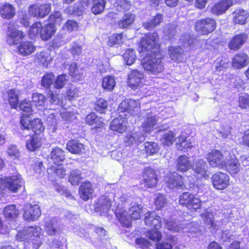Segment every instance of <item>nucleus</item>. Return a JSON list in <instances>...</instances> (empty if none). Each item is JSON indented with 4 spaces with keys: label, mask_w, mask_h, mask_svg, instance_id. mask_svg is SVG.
<instances>
[{
    "label": "nucleus",
    "mask_w": 249,
    "mask_h": 249,
    "mask_svg": "<svg viewBox=\"0 0 249 249\" xmlns=\"http://www.w3.org/2000/svg\"><path fill=\"white\" fill-rule=\"evenodd\" d=\"M48 20L49 24H53L55 26L60 25L63 20L62 15L60 11H54L49 16Z\"/></svg>",
    "instance_id": "58"
},
{
    "label": "nucleus",
    "mask_w": 249,
    "mask_h": 249,
    "mask_svg": "<svg viewBox=\"0 0 249 249\" xmlns=\"http://www.w3.org/2000/svg\"><path fill=\"white\" fill-rule=\"evenodd\" d=\"M135 15L130 13H125L122 19L118 21V27L123 29H127L134 22Z\"/></svg>",
    "instance_id": "38"
},
{
    "label": "nucleus",
    "mask_w": 249,
    "mask_h": 249,
    "mask_svg": "<svg viewBox=\"0 0 249 249\" xmlns=\"http://www.w3.org/2000/svg\"><path fill=\"white\" fill-rule=\"evenodd\" d=\"M90 4V0H78L72 6L68 8L69 12L76 16H81L85 10L88 9Z\"/></svg>",
    "instance_id": "22"
},
{
    "label": "nucleus",
    "mask_w": 249,
    "mask_h": 249,
    "mask_svg": "<svg viewBox=\"0 0 249 249\" xmlns=\"http://www.w3.org/2000/svg\"><path fill=\"white\" fill-rule=\"evenodd\" d=\"M216 20L211 17H207L197 19L194 25L196 32L200 36H208L213 33L216 29Z\"/></svg>",
    "instance_id": "5"
},
{
    "label": "nucleus",
    "mask_w": 249,
    "mask_h": 249,
    "mask_svg": "<svg viewBox=\"0 0 249 249\" xmlns=\"http://www.w3.org/2000/svg\"><path fill=\"white\" fill-rule=\"evenodd\" d=\"M41 236V229L36 226V230L29 239V243H31L33 249H38L42 244Z\"/></svg>",
    "instance_id": "40"
},
{
    "label": "nucleus",
    "mask_w": 249,
    "mask_h": 249,
    "mask_svg": "<svg viewBox=\"0 0 249 249\" xmlns=\"http://www.w3.org/2000/svg\"><path fill=\"white\" fill-rule=\"evenodd\" d=\"M25 36L26 35L23 31L8 27L6 41L9 46H17L24 39Z\"/></svg>",
    "instance_id": "13"
},
{
    "label": "nucleus",
    "mask_w": 249,
    "mask_h": 249,
    "mask_svg": "<svg viewBox=\"0 0 249 249\" xmlns=\"http://www.w3.org/2000/svg\"><path fill=\"white\" fill-rule=\"evenodd\" d=\"M147 237L150 240L158 242L161 239L162 234L158 230L151 229L147 231Z\"/></svg>",
    "instance_id": "63"
},
{
    "label": "nucleus",
    "mask_w": 249,
    "mask_h": 249,
    "mask_svg": "<svg viewBox=\"0 0 249 249\" xmlns=\"http://www.w3.org/2000/svg\"><path fill=\"white\" fill-rule=\"evenodd\" d=\"M51 9V4L50 3H34L28 7V13L33 17L43 18L49 14Z\"/></svg>",
    "instance_id": "9"
},
{
    "label": "nucleus",
    "mask_w": 249,
    "mask_h": 249,
    "mask_svg": "<svg viewBox=\"0 0 249 249\" xmlns=\"http://www.w3.org/2000/svg\"><path fill=\"white\" fill-rule=\"evenodd\" d=\"M92 2L91 10L93 14L99 15L104 11L106 4V0H92Z\"/></svg>",
    "instance_id": "51"
},
{
    "label": "nucleus",
    "mask_w": 249,
    "mask_h": 249,
    "mask_svg": "<svg viewBox=\"0 0 249 249\" xmlns=\"http://www.w3.org/2000/svg\"><path fill=\"white\" fill-rule=\"evenodd\" d=\"M96 205V208L100 211H108L112 207V201L107 196H103L98 200Z\"/></svg>",
    "instance_id": "49"
},
{
    "label": "nucleus",
    "mask_w": 249,
    "mask_h": 249,
    "mask_svg": "<svg viewBox=\"0 0 249 249\" xmlns=\"http://www.w3.org/2000/svg\"><path fill=\"white\" fill-rule=\"evenodd\" d=\"M38 63L43 67H47L52 60L49 53L47 52H40L36 55Z\"/></svg>",
    "instance_id": "50"
},
{
    "label": "nucleus",
    "mask_w": 249,
    "mask_h": 249,
    "mask_svg": "<svg viewBox=\"0 0 249 249\" xmlns=\"http://www.w3.org/2000/svg\"><path fill=\"white\" fill-rule=\"evenodd\" d=\"M154 205L157 210H161L167 204V200L164 196L159 194L154 200Z\"/></svg>",
    "instance_id": "61"
},
{
    "label": "nucleus",
    "mask_w": 249,
    "mask_h": 249,
    "mask_svg": "<svg viewBox=\"0 0 249 249\" xmlns=\"http://www.w3.org/2000/svg\"><path fill=\"white\" fill-rule=\"evenodd\" d=\"M159 147L158 144L153 142H146L144 143V150L148 156L153 155L158 152Z\"/></svg>",
    "instance_id": "56"
},
{
    "label": "nucleus",
    "mask_w": 249,
    "mask_h": 249,
    "mask_svg": "<svg viewBox=\"0 0 249 249\" xmlns=\"http://www.w3.org/2000/svg\"><path fill=\"white\" fill-rule=\"evenodd\" d=\"M69 74L73 78L80 79L81 77V74L79 72L78 67L75 62L71 63L69 67Z\"/></svg>",
    "instance_id": "62"
},
{
    "label": "nucleus",
    "mask_w": 249,
    "mask_h": 249,
    "mask_svg": "<svg viewBox=\"0 0 249 249\" xmlns=\"http://www.w3.org/2000/svg\"><path fill=\"white\" fill-rule=\"evenodd\" d=\"M56 31V27L53 24L48 23L43 25L41 21H37L30 27L28 34L32 39L39 36L42 40L48 41L54 35Z\"/></svg>",
    "instance_id": "2"
},
{
    "label": "nucleus",
    "mask_w": 249,
    "mask_h": 249,
    "mask_svg": "<svg viewBox=\"0 0 249 249\" xmlns=\"http://www.w3.org/2000/svg\"><path fill=\"white\" fill-rule=\"evenodd\" d=\"M145 224L151 229L159 230L161 228L162 222L161 218L154 212H148L144 217Z\"/></svg>",
    "instance_id": "21"
},
{
    "label": "nucleus",
    "mask_w": 249,
    "mask_h": 249,
    "mask_svg": "<svg viewBox=\"0 0 249 249\" xmlns=\"http://www.w3.org/2000/svg\"><path fill=\"white\" fill-rule=\"evenodd\" d=\"M143 207L141 204L135 203L132 205L128 210L129 215L132 221L140 219Z\"/></svg>",
    "instance_id": "47"
},
{
    "label": "nucleus",
    "mask_w": 249,
    "mask_h": 249,
    "mask_svg": "<svg viewBox=\"0 0 249 249\" xmlns=\"http://www.w3.org/2000/svg\"><path fill=\"white\" fill-rule=\"evenodd\" d=\"M47 98L42 93H34L32 95V102L39 110L45 108Z\"/></svg>",
    "instance_id": "44"
},
{
    "label": "nucleus",
    "mask_w": 249,
    "mask_h": 249,
    "mask_svg": "<svg viewBox=\"0 0 249 249\" xmlns=\"http://www.w3.org/2000/svg\"><path fill=\"white\" fill-rule=\"evenodd\" d=\"M85 123L89 125H93V129L97 130L103 128L105 123L102 117L98 116L94 112H91L87 115L85 117Z\"/></svg>",
    "instance_id": "28"
},
{
    "label": "nucleus",
    "mask_w": 249,
    "mask_h": 249,
    "mask_svg": "<svg viewBox=\"0 0 249 249\" xmlns=\"http://www.w3.org/2000/svg\"><path fill=\"white\" fill-rule=\"evenodd\" d=\"M16 14V8L9 2H5L0 5V16L3 19L11 20Z\"/></svg>",
    "instance_id": "25"
},
{
    "label": "nucleus",
    "mask_w": 249,
    "mask_h": 249,
    "mask_svg": "<svg viewBox=\"0 0 249 249\" xmlns=\"http://www.w3.org/2000/svg\"><path fill=\"white\" fill-rule=\"evenodd\" d=\"M233 4V0H219L211 7L210 12L213 15L220 16L225 14Z\"/></svg>",
    "instance_id": "16"
},
{
    "label": "nucleus",
    "mask_w": 249,
    "mask_h": 249,
    "mask_svg": "<svg viewBox=\"0 0 249 249\" xmlns=\"http://www.w3.org/2000/svg\"><path fill=\"white\" fill-rule=\"evenodd\" d=\"M132 5L131 1L129 0H116L113 7L118 12H126L132 7Z\"/></svg>",
    "instance_id": "45"
},
{
    "label": "nucleus",
    "mask_w": 249,
    "mask_h": 249,
    "mask_svg": "<svg viewBox=\"0 0 249 249\" xmlns=\"http://www.w3.org/2000/svg\"><path fill=\"white\" fill-rule=\"evenodd\" d=\"M94 189L89 181H85L81 184L78 189L80 197L84 201H87L92 197Z\"/></svg>",
    "instance_id": "23"
},
{
    "label": "nucleus",
    "mask_w": 249,
    "mask_h": 249,
    "mask_svg": "<svg viewBox=\"0 0 249 249\" xmlns=\"http://www.w3.org/2000/svg\"><path fill=\"white\" fill-rule=\"evenodd\" d=\"M124 117H123L121 115H119L112 120L109 125L111 130L120 133H123L126 131L128 121L126 118L127 115L124 114Z\"/></svg>",
    "instance_id": "15"
},
{
    "label": "nucleus",
    "mask_w": 249,
    "mask_h": 249,
    "mask_svg": "<svg viewBox=\"0 0 249 249\" xmlns=\"http://www.w3.org/2000/svg\"><path fill=\"white\" fill-rule=\"evenodd\" d=\"M248 35L245 33H241L233 36L228 43V48L234 51L239 50L247 42Z\"/></svg>",
    "instance_id": "17"
},
{
    "label": "nucleus",
    "mask_w": 249,
    "mask_h": 249,
    "mask_svg": "<svg viewBox=\"0 0 249 249\" xmlns=\"http://www.w3.org/2000/svg\"><path fill=\"white\" fill-rule=\"evenodd\" d=\"M22 185L20 175H12L0 178V196L5 193L6 189L12 193H16L21 188Z\"/></svg>",
    "instance_id": "6"
},
{
    "label": "nucleus",
    "mask_w": 249,
    "mask_h": 249,
    "mask_svg": "<svg viewBox=\"0 0 249 249\" xmlns=\"http://www.w3.org/2000/svg\"><path fill=\"white\" fill-rule=\"evenodd\" d=\"M44 231L48 236H56L60 234L63 229L58 221L53 219L46 221L44 225Z\"/></svg>",
    "instance_id": "20"
},
{
    "label": "nucleus",
    "mask_w": 249,
    "mask_h": 249,
    "mask_svg": "<svg viewBox=\"0 0 249 249\" xmlns=\"http://www.w3.org/2000/svg\"><path fill=\"white\" fill-rule=\"evenodd\" d=\"M143 183L147 188H151L157 186L158 177L155 170L150 167L144 168L142 173Z\"/></svg>",
    "instance_id": "12"
},
{
    "label": "nucleus",
    "mask_w": 249,
    "mask_h": 249,
    "mask_svg": "<svg viewBox=\"0 0 249 249\" xmlns=\"http://www.w3.org/2000/svg\"><path fill=\"white\" fill-rule=\"evenodd\" d=\"M123 38V35L122 33L113 34L108 36L107 44L109 47L119 45L122 42Z\"/></svg>",
    "instance_id": "59"
},
{
    "label": "nucleus",
    "mask_w": 249,
    "mask_h": 249,
    "mask_svg": "<svg viewBox=\"0 0 249 249\" xmlns=\"http://www.w3.org/2000/svg\"><path fill=\"white\" fill-rule=\"evenodd\" d=\"M157 123L155 116H147L141 125L142 128L145 132L150 133L154 129Z\"/></svg>",
    "instance_id": "46"
},
{
    "label": "nucleus",
    "mask_w": 249,
    "mask_h": 249,
    "mask_svg": "<svg viewBox=\"0 0 249 249\" xmlns=\"http://www.w3.org/2000/svg\"><path fill=\"white\" fill-rule=\"evenodd\" d=\"M248 59L249 56L247 53L243 52L237 53L232 58V67L234 69H241L247 66Z\"/></svg>",
    "instance_id": "26"
},
{
    "label": "nucleus",
    "mask_w": 249,
    "mask_h": 249,
    "mask_svg": "<svg viewBox=\"0 0 249 249\" xmlns=\"http://www.w3.org/2000/svg\"><path fill=\"white\" fill-rule=\"evenodd\" d=\"M140 104L135 100L128 99L123 101L119 105L117 111L119 114L124 113L135 116L140 112Z\"/></svg>",
    "instance_id": "7"
},
{
    "label": "nucleus",
    "mask_w": 249,
    "mask_h": 249,
    "mask_svg": "<svg viewBox=\"0 0 249 249\" xmlns=\"http://www.w3.org/2000/svg\"><path fill=\"white\" fill-rule=\"evenodd\" d=\"M177 243V239L173 235H168L166 237L165 240L156 245V249H172L173 247Z\"/></svg>",
    "instance_id": "42"
},
{
    "label": "nucleus",
    "mask_w": 249,
    "mask_h": 249,
    "mask_svg": "<svg viewBox=\"0 0 249 249\" xmlns=\"http://www.w3.org/2000/svg\"><path fill=\"white\" fill-rule=\"evenodd\" d=\"M166 186L170 189H183L186 188L184 177L176 172H170L164 178Z\"/></svg>",
    "instance_id": "10"
},
{
    "label": "nucleus",
    "mask_w": 249,
    "mask_h": 249,
    "mask_svg": "<svg viewBox=\"0 0 249 249\" xmlns=\"http://www.w3.org/2000/svg\"><path fill=\"white\" fill-rule=\"evenodd\" d=\"M36 226L24 227L18 231L16 235V239L18 242H24L29 244V239L33 235Z\"/></svg>",
    "instance_id": "30"
},
{
    "label": "nucleus",
    "mask_w": 249,
    "mask_h": 249,
    "mask_svg": "<svg viewBox=\"0 0 249 249\" xmlns=\"http://www.w3.org/2000/svg\"><path fill=\"white\" fill-rule=\"evenodd\" d=\"M55 75L53 72H47L42 77L41 85L45 89H49L54 82Z\"/></svg>",
    "instance_id": "55"
},
{
    "label": "nucleus",
    "mask_w": 249,
    "mask_h": 249,
    "mask_svg": "<svg viewBox=\"0 0 249 249\" xmlns=\"http://www.w3.org/2000/svg\"><path fill=\"white\" fill-rule=\"evenodd\" d=\"M211 182L215 189L223 190L230 185V177L225 173L218 171L212 176Z\"/></svg>",
    "instance_id": "11"
},
{
    "label": "nucleus",
    "mask_w": 249,
    "mask_h": 249,
    "mask_svg": "<svg viewBox=\"0 0 249 249\" xmlns=\"http://www.w3.org/2000/svg\"><path fill=\"white\" fill-rule=\"evenodd\" d=\"M49 174L55 178L62 179L66 176V171L60 163H54L48 169Z\"/></svg>",
    "instance_id": "37"
},
{
    "label": "nucleus",
    "mask_w": 249,
    "mask_h": 249,
    "mask_svg": "<svg viewBox=\"0 0 249 249\" xmlns=\"http://www.w3.org/2000/svg\"><path fill=\"white\" fill-rule=\"evenodd\" d=\"M7 100L12 109L18 108L19 100V90L13 88L7 91Z\"/></svg>",
    "instance_id": "35"
},
{
    "label": "nucleus",
    "mask_w": 249,
    "mask_h": 249,
    "mask_svg": "<svg viewBox=\"0 0 249 249\" xmlns=\"http://www.w3.org/2000/svg\"><path fill=\"white\" fill-rule=\"evenodd\" d=\"M176 139L175 133L169 131L162 135L160 140L162 145L169 146L173 144Z\"/></svg>",
    "instance_id": "52"
},
{
    "label": "nucleus",
    "mask_w": 249,
    "mask_h": 249,
    "mask_svg": "<svg viewBox=\"0 0 249 249\" xmlns=\"http://www.w3.org/2000/svg\"><path fill=\"white\" fill-rule=\"evenodd\" d=\"M66 149L71 154L81 155L85 150V146L78 140L71 139L68 142Z\"/></svg>",
    "instance_id": "32"
},
{
    "label": "nucleus",
    "mask_w": 249,
    "mask_h": 249,
    "mask_svg": "<svg viewBox=\"0 0 249 249\" xmlns=\"http://www.w3.org/2000/svg\"><path fill=\"white\" fill-rule=\"evenodd\" d=\"M238 106L241 109L249 108V95L244 94L239 97Z\"/></svg>",
    "instance_id": "64"
},
{
    "label": "nucleus",
    "mask_w": 249,
    "mask_h": 249,
    "mask_svg": "<svg viewBox=\"0 0 249 249\" xmlns=\"http://www.w3.org/2000/svg\"><path fill=\"white\" fill-rule=\"evenodd\" d=\"M206 159L209 165L213 168H223L225 165V159L223 153L213 149L206 155Z\"/></svg>",
    "instance_id": "8"
},
{
    "label": "nucleus",
    "mask_w": 249,
    "mask_h": 249,
    "mask_svg": "<svg viewBox=\"0 0 249 249\" xmlns=\"http://www.w3.org/2000/svg\"><path fill=\"white\" fill-rule=\"evenodd\" d=\"M115 84L116 82L113 76L107 75L103 78L102 85L104 89L111 91L114 89Z\"/></svg>",
    "instance_id": "57"
},
{
    "label": "nucleus",
    "mask_w": 249,
    "mask_h": 249,
    "mask_svg": "<svg viewBox=\"0 0 249 249\" xmlns=\"http://www.w3.org/2000/svg\"><path fill=\"white\" fill-rule=\"evenodd\" d=\"M123 58L127 65L130 66L133 64L136 60L135 51L133 49L128 48L126 49L123 55Z\"/></svg>",
    "instance_id": "54"
},
{
    "label": "nucleus",
    "mask_w": 249,
    "mask_h": 249,
    "mask_svg": "<svg viewBox=\"0 0 249 249\" xmlns=\"http://www.w3.org/2000/svg\"><path fill=\"white\" fill-rule=\"evenodd\" d=\"M36 47L31 41L26 40L20 42L17 47L18 53L22 56H28L36 51Z\"/></svg>",
    "instance_id": "24"
},
{
    "label": "nucleus",
    "mask_w": 249,
    "mask_h": 249,
    "mask_svg": "<svg viewBox=\"0 0 249 249\" xmlns=\"http://www.w3.org/2000/svg\"><path fill=\"white\" fill-rule=\"evenodd\" d=\"M138 49L139 53H146L142 63L145 71L153 74L162 72L163 66L160 58L159 57L161 54V43L157 32L145 34L141 38Z\"/></svg>",
    "instance_id": "1"
},
{
    "label": "nucleus",
    "mask_w": 249,
    "mask_h": 249,
    "mask_svg": "<svg viewBox=\"0 0 249 249\" xmlns=\"http://www.w3.org/2000/svg\"><path fill=\"white\" fill-rule=\"evenodd\" d=\"M169 55L172 60L176 62L181 61L183 51L180 46H172L168 47Z\"/></svg>",
    "instance_id": "39"
},
{
    "label": "nucleus",
    "mask_w": 249,
    "mask_h": 249,
    "mask_svg": "<svg viewBox=\"0 0 249 249\" xmlns=\"http://www.w3.org/2000/svg\"><path fill=\"white\" fill-rule=\"evenodd\" d=\"M224 168H225L231 175L236 174L240 171V164L237 158L234 156L227 161L225 160V165Z\"/></svg>",
    "instance_id": "36"
},
{
    "label": "nucleus",
    "mask_w": 249,
    "mask_h": 249,
    "mask_svg": "<svg viewBox=\"0 0 249 249\" xmlns=\"http://www.w3.org/2000/svg\"><path fill=\"white\" fill-rule=\"evenodd\" d=\"M194 175L196 180L208 178L209 175L206 163L202 160H198L193 168Z\"/></svg>",
    "instance_id": "27"
},
{
    "label": "nucleus",
    "mask_w": 249,
    "mask_h": 249,
    "mask_svg": "<svg viewBox=\"0 0 249 249\" xmlns=\"http://www.w3.org/2000/svg\"><path fill=\"white\" fill-rule=\"evenodd\" d=\"M232 22L234 24L243 25L247 23L249 13L244 9H239L233 13Z\"/></svg>",
    "instance_id": "31"
},
{
    "label": "nucleus",
    "mask_w": 249,
    "mask_h": 249,
    "mask_svg": "<svg viewBox=\"0 0 249 249\" xmlns=\"http://www.w3.org/2000/svg\"><path fill=\"white\" fill-rule=\"evenodd\" d=\"M108 104L107 101L103 98L97 99L94 104V109L99 113H105Z\"/></svg>",
    "instance_id": "60"
},
{
    "label": "nucleus",
    "mask_w": 249,
    "mask_h": 249,
    "mask_svg": "<svg viewBox=\"0 0 249 249\" xmlns=\"http://www.w3.org/2000/svg\"><path fill=\"white\" fill-rule=\"evenodd\" d=\"M143 77V73L141 71L136 70H132L128 76V86L133 90L142 87Z\"/></svg>",
    "instance_id": "19"
},
{
    "label": "nucleus",
    "mask_w": 249,
    "mask_h": 249,
    "mask_svg": "<svg viewBox=\"0 0 249 249\" xmlns=\"http://www.w3.org/2000/svg\"><path fill=\"white\" fill-rule=\"evenodd\" d=\"M178 204L191 213H195L201 209L202 201L196 194L189 192L181 193L178 197Z\"/></svg>",
    "instance_id": "4"
},
{
    "label": "nucleus",
    "mask_w": 249,
    "mask_h": 249,
    "mask_svg": "<svg viewBox=\"0 0 249 249\" xmlns=\"http://www.w3.org/2000/svg\"><path fill=\"white\" fill-rule=\"evenodd\" d=\"M163 16L161 13H157L152 18L143 23V26L147 30L155 28L163 21Z\"/></svg>",
    "instance_id": "41"
},
{
    "label": "nucleus",
    "mask_w": 249,
    "mask_h": 249,
    "mask_svg": "<svg viewBox=\"0 0 249 249\" xmlns=\"http://www.w3.org/2000/svg\"><path fill=\"white\" fill-rule=\"evenodd\" d=\"M19 124L22 130H31L35 135H41L45 130L42 120L39 118L32 119L30 114H22L20 117Z\"/></svg>",
    "instance_id": "3"
},
{
    "label": "nucleus",
    "mask_w": 249,
    "mask_h": 249,
    "mask_svg": "<svg viewBox=\"0 0 249 249\" xmlns=\"http://www.w3.org/2000/svg\"><path fill=\"white\" fill-rule=\"evenodd\" d=\"M19 213V210L15 204H9L4 208L3 214L6 218L10 220L16 219Z\"/></svg>",
    "instance_id": "43"
},
{
    "label": "nucleus",
    "mask_w": 249,
    "mask_h": 249,
    "mask_svg": "<svg viewBox=\"0 0 249 249\" xmlns=\"http://www.w3.org/2000/svg\"><path fill=\"white\" fill-rule=\"evenodd\" d=\"M114 213L116 219L123 227L129 228L131 227L132 221L125 210L116 209Z\"/></svg>",
    "instance_id": "29"
},
{
    "label": "nucleus",
    "mask_w": 249,
    "mask_h": 249,
    "mask_svg": "<svg viewBox=\"0 0 249 249\" xmlns=\"http://www.w3.org/2000/svg\"><path fill=\"white\" fill-rule=\"evenodd\" d=\"M30 137L26 142V146L29 151L34 152L41 147L42 138L39 135L32 134Z\"/></svg>",
    "instance_id": "33"
},
{
    "label": "nucleus",
    "mask_w": 249,
    "mask_h": 249,
    "mask_svg": "<svg viewBox=\"0 0 249 249\" xmlns=\"http://www.w3.org/2000/svg\"><path fill=\"white\" fill-rule=\"evenodd\" d=\"M67 152L57 146L53 148L50 152V158L54 163H60L66 160Z\"/></svg>",
    "instance_id": "34"
},
{
    "label": "nucleus",
    "mask_w": 249,
    "mask_h": 249,
    "mask_svg": "<svg viewBox=\"0 0 249 249\" xmlns=\"http://www.w3.org/2000/svg\"><path fill=\"white\" fill-rule=\"evenodd\" d=\"M176 146L178 150L182 151L191 149L193 146L191 142L187 140V138L181 135L178 137V142H177Z\"/></svg>",
    "instance_id": "53"
},
{
    "label": "nucleus",
    "mask_w": 249,
    "mask_h": 249,
    "mask_svg": "<svg viewBox=\"0 0 249 249\" xmlns=\"http://www.w3.org/2000/svg\"><path fill=\"white\" fill-rule=\"evenodd\" d=\"M83 179L82 173L78 169L71 170L68 176V180L73 186L78 185Z\"/></svg>",
    "instance_id": "48"
},
{
    "label": "nucleus",
    "mask_w": 249,
    "mask_h": 249,
    "mask_svg": "<svg viewBox=\"0 0 249 249\" xmlns=\"http://www.w3.org/2000/svg\"><path fill=\"white\" fill-rule=\"evenodd\" d=\"M23 217L29 221H34L37 220L41 215V210L37 205H25L23 209Z\"/></svg>",
    "instance_id": "14"
},
{
    "label": "nucleus",
    "mask_w": 249,
    "mask_h": 249,
    "mask_svg": "<svg viewBox=\"0 0 249 249\" xmlns=\"http://www.w3.org/2000/svg\"><path fill=\"white\" fill-rule=\"evenodd\" d=\"M175 166L177 172L185 173L192 168L193 164L189 157L181 155L176 159Z\"/></svg>",
    "instance_id": "18"
}]
</instances>
